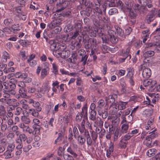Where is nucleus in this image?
Here are the masks:
<instances>
[{
    "label": "nucleus",
    "mask_w": 160,
    "mask_h": 160,
    "mask_svg": "<svg viewBox=\"0 0 160 160\" xmlns=\"http://www.w3.org/2000/svg\"><path fill=\"white\" fill-rule=\"evenodd\" d=\"M157 82L156 81L148 79L143 80V85L150 92H153L155 88Z\"/></svg>",
    "instance_id": "f257e3e1"
},
{
    "label": "nucleus",
    "mask_w": 160,
    "mask_h": 160,
    "mask_svg": "<svg viewBox=\"0 0 160 160\" xmlns=\"http://www.w3.org/2000/svg\"><path fill=\"white\" fill-rule=\"evenodd\" d=\"M63 158L65 160H73V157L68 154H63Z\"/></svg>",
    "instance_id": "49530a36"
},
{
    "label": "nucleus",
    "mask_w": 160,
    "mask_h": 160,
    "mask_svg": "<svg viewBox=\"0 0 160 160\" xmlns=\"http://www.w3.org/2000/svg\"><path fill=\"white\" fill-rule=\"evenodd\" d=\"M29 126L28 125H25L23 123H21L19 125V127L22 129L23 131H26L27 128Z\"/></svg>",
    "instance_id": "680f3d73"
},
{
    "label": "nucleus",
    "mask_w": 160,
    "mask_h": 160,
    "mask_svg": "<svg viewBox=\"0 0 160 160\" xmlns=\"http://www.w3.org/2000/svg\"><path fill=\"white\" fill-rule=\"evenodd\" d=\"M78 141L79 144L82 145L84 144L86 141V139L83 137L82 136L79 135L78 137Z\"/></svg>",
    "instance_id": "bb28decb"
},
{
    "label": "nucleus",
    "mask_w": 160,
    "mask_h": 160,
    "mask_svg": "<svg viewBox=\"0 0 160 160\" xmlns=\"http://www.w3.org/2000/svg\"><path fill=\"white\" fill-rule=\"evenodd\" d=\"M128 128V125L126 123L123 124L121 127V132L122 133H126Z\"/></svg>",
    "instance_id": "c85d7f7f"
},
{
    "label": "nucleus",
    "mask_w": 160,
    "mask_h": 160,
    "mask_svg": "<svg viewBox=\"0 0 160 160\" xmlns=\"http://www.w3.org/2000/svg\"><path fill=\"white\" fill-rule=\"evenodd\" d=\"M71 117V115L69 114H66L64 116H63L64 117V121H65V122L67 124H68V123L69 122V118H70Z\"/></svg>",
    "instance_id": "8fccbe9b"
},
{
    "label": "nucleus",
    "mask_w": 160,
    "mask_h": 160,
    "mask_svg": "<svg viewBox=\"0 0 160 160\" xmlns=\"http://www.w3.org/2000/svg\"><path fill=\"white\" fill-rule=\"evenodd\" d=\"M9 87L10 88L15 89L16 88V84L17 82V79L15 78H12L9 80Z\"/></svg>",
    "instance_id": "4468645a"
},
{
    "label": "nucleus",
    "mask_w": 160,
    "mask_h": 160,
    "mask_svg": "<svg viewBox=\"0 0 160 160\" xmlns=\"http://www.w3.org/2000/svg\"><path fill=\"white\" fill-rule=\"evenodd\" d=\"M132 137V135H130V133H128L125 135L122 139L125 141H127V140H129Z\"/></svg>",
    "instance_id": "bf43d9fd"
},
{
    "label": "nucleus",
    "mask_w": 160,
    "mask_h": 160,
    "mask_svg": "<svg viewBox=\"0 0 160 160\" xmlns=\"http://www.w3.org/2000/svg\"><path fill=\"white\" fill-rule=\"evenodd\" d=\"M96 113L95 111H91L90 115L89 117V118L92 120L94 121L96 119Z\"/></svg>",
    "instance_id": "79ce46f5"
},
{
    "label": "nucleus",
    "mask_w": 160,
    "mask_h": 160,
    "mask_svg": "<svg viewBox=\"0 0 160 160\" xmlns=\"http://www.w3.org/2000/svg\"><path fill=\"white\" fill-rule=\"evenodd\" d=\"M151 11V12L147 15L146 18V22L148 23H149L154 20L157 12L155 8H152Z\"/></svg>",
    "instance_id": "20e7f679"
},
{
    "label": "nucleus",
    "mask_w": 160,
    "mask_h": 160,
    "mask_svg": "<svg viewBox=\"0 0 160 160\" xmlns=\"http://www.w3.org/2000/svg\"><path fill=\"white\" fill-rule=\"evenodd\" d=\"M152 141V140H150L148 139H146V138L145 141V144L148 147H150L152 146L151 144Z\"/></svg>",
    "instance_id": "e2e57ef3"
},
{
    "label": "nucleus",
    "mask_w": 160,
    "mask_h": 160,
    "mask_svg": "<svg viewBox=\"0 0 160 160\" xmlns=\"http://www.w3.org/2000/svg\"><path fill=\"white\" fill-rule=\"evenodd\" d=\"M39 111H37L36 110L33 108H30L29 109L28 113L35 117H39Z\"/></svg>",
    "instance_id": "aec40b11"
},
{
    "label": "nucleus",
    "mask_w": 160,
    "mask_h": 160,
    "mask_svg": "<svg viewBox=\"0 0 160 160\" xmlns=\"http://www.w3.org/2000/svg\"><path fill=\"white\" fill-rule=\"evenodd\" d=\"M87 143L88 147L91 146L92 145V139L90 136L86 138Z\"/></svg>",
    "instance_id": "6e6d98bb"
},
{
    "label": "nucleus",
    "mask_w": 160,
    "mask_h": 160,
    "mask_svg": "<svg viewBox=\"0 0 160 160\" xmlns=\"http://www.w3.org/2000/svg\"><path fill=\"white\" fill-rule=\"evenodd\" d=\"M16 142L17 144L16 148L18 149H21L23 147L22 142L21 140L18 138L16 140Z\"/></svg>",
    "instance_id": "c9c22d12"
},
{
    "label": "nucleus",
    "mask_w": 160,
    "mask_h": 160,
    "mask_svg": "<svg viewBox=\"0 0 160 160\" xmlns=\"http://www.w3.org/2000/svg\"><path fill=\"white\" fill-rule=\"evenodd\" d=\"M130 50V47L128 48L122 52L121 55L123 57H127L128 58V60H129L131 58V55L129 54V52Z\"/></svg>",
    "instance_id": "a211bd4d"
},
{
    "label": "nucleus",
    "mask_w": 160,
    "mask_h": 160,
    "mask_svg": "<svg viewBox=\"0 0 160 160\" xmlns=\"http://www.w3.org/2000/svg\"><path fill=\"white\" fill-rule=\"evenodd\" d=\"M13 20L10 18H8L5 19L3 22L4 23L6 26H8L11 25L12 23Z\"/></svg>",
    "instance_id": "58836bf2"
},
{
    "label": "nucleus",
    "mask_w": 160,
    "mask_h": 160,
    "mask_svg": "<svg viewBox=\"0 0 160 160\" xmlns=\"http://www.w3.org/2000/svg\"><path fill=\"white\" fill-rule=\"evenodd\" d=\"M157 45H159V43H157V42L147 43L145 44V48L153 47H154V46H157Z\"/></svg>",
    "instance_id": "7c9ffc66"
},
{
    "label": "nucleus",
    "mask_w": 160,
    "mask_h": 160,
    "mask_svg": "<svg viewBox=\"0 0 160 160\" xmlns=\"http://www.w3.org/2000/svg\"><path fill=\"white\" fill-rule=\"evenodd\" d=\"M128 142L121 139L119 143V146L122 148H125L127 147Z\"/></svg>",
    "instance_id": "2f4dec72"
},
{
    "label": "nucleus",
    "mask_w": 160,
    "mask_h": 160,
    "mask_svg": "<svg viewBox=\"0 0 160 160\" xmlns=\"http://www.w3.org/2000/svg\"><path fill=\"white\" fill-rule=\"evenodd\" d=\"M119 130L117 128L115 131L114 134V136H113V140L114 141H115L117 140L118 139V136L119 135V136H121V135L122 134L121 133H119Z\"/></svg>",
    "instance_id": "c756f323"
},
{
    "label": "nucleus",
    "mask_w": 160,
    "mask_h": 160,
    "mask_svg": "<svg viewBox=\"0 0 160 160\" xmlns=\"http://www.w3.org/2000/svg\"><path fill=\"white\" fill-rule=\"evenodd\" d=\"M60 23V20L59 19H56L51 22L48 24V26L49 29H52L55 28L59 25Z\"/></svg>",
    "instance_id": "f8f14e48"
},
{
    "label": "nucleus",
    "mask_w": 160,
    "mask_h": 160,
    "mask_svg": "<svg viewBox=\"0 0 160 160\" xmlns=\"http://www.w3.org/2000/svg\"><path fill=\"white\" fill-rule=\"evenodd\" d=\"M118 10L115 8L111 9L109 11L108 13L110 15H112L116 13H118Z\"/></svg>",
    "instance_id": "3c124183"
},
{
    "label": "nucleus",
    "mask_w": 160,
    "mask_h": 160,
    "mask_svg": "<svg viewBox=\"0 0 160 160\" xmlns=\"http://www.w3.org/2000/svg\"><path fill=\"white\" fill-rule=\"evenodd\" d=\"M117 98V95L115 94L109 95L108 97H106V100L108 103L111 104V106L115 102V100Z\"/></svg>",
    "instance_id": "0eeeda50"
},
{
    "label": "nucleus",
    "mask_w": 160,
    "mask_h": 160,
    "mask_svg": "<svg viewBox=\"0 0 160 160\" xmlns=\"http://www.w3.org/2000/svg\"><path fill=\"white\" fill-rule=\"evenodd\" d=\"M91 136L93 141L95 142L98 137V134L96 132L92 131L91 133Z\"/></svg>",
    "instance_id": "c03bdc74"
},
{
    "label": "nucleus",
    "mask_w": 160,
    "mask_h": 160,
    "mask_svg": "<svg viewBox=\"0 0 160 160\" xmlns=\"http://www.w3.org/2000/svg\"><path fill=\"white\" fill-rule=\"evenodd\" d=\"M64 150V149L62 147H59L57 151L58 155L60 156H62L63 155V151Z\"/></svg>",
    "instance_id": "603ef678"
},
{
    "label": "nucleus",
    "mask_w": 160,
    "mask_h": 160,
    "mask_svg": "<svg viewBox=\"0 0 160 160\" xmlns=\"http://www.w3.org/2000/svg\"><path fill=\"white\" fill-rule=\"evenodd\" d=\"M23 113V111L22 108L18 107L16 108L15 112V114L16 115H20L21 113Z\"/></svg>",
    "instance_id": "72a5a7b5"
},
{
    "label": "nucleus",
    "mask_w": 160,
    "mask_h": 160,
    "mask_svg": "<svg viewBox=\"0 0 160 160\" xmlns=\"http://www.w3.org/2000/svg\"><path fill=\"white\" fill-rule=\"evenodd\" d=\"M122 2L120 0L118 1L117 0H110V1H105L104 5L105 4L108 5L109 7H120V6L122 4Z\"/></svg>",
    "instance_id": "423d86ee"
},
{
    "label": "nucleus",
    "mask_w": 160,
    "mask_h": 160,
    "mask_svg": "<svg viewBox=\"0 0 160 160\" xmlns=\"http://www.w3.org/2000/svg\"><path fill=\"white\" fill-rule=\"evenodd\" d=\"M52 72L55 75H57L58 74V66L55 63L52 64Z\"/></svg>",
    "instance_id": "ea45409f"
},
{
    "label": "nucleus",
    "mask_w": 160,
    "mask_h": 160,
    "mask_svg": "<svg viewBox=\"0 0 160 160\" xmlns=\"http://www.w3.org/2000/svg\"><path fill=\"white\" fill-rule=\"evenodd\" d=\"M32 128L33 129V130L32 131V133L33 134H38L40 132V125H33L32 126Z\"/></svg>",
    "instance_id": "5701e85b"
},
{
    "label": "nucleus",
    "mask_w": 160,
    "mask_h": 160,
    "mask_svg": "<svg viewBox=\"0 0 160 160\" xmlns=\"http://www.w3.org/2000/svg\"><path fill=\"white\" fill-rule=\"evenodd\" d=\"M83 12L84 14L86 15L88 17H89L92 12V10L90 8H87Z\"/></svg>",
    "instance_id": "13d9d810"
},
{
    "label": "nucleus",
    "mask_w": 160,
    "mask_h": 160,
    "mask_svg": "<svg viewBox=\"0 0 160 160\" xmlns=\"http://www.w3.org/2000/svg\"><path fill=\"white\" fill-rule=\"evenodd\" d=\"M128 16L129 17V20L131 22L132 24H134L136 22V14L133 11H130L129 12Z\"/></svg>",
    "instance_id": "ddd939ff"
},
{
    "label": "nucleus",
    "mask_w": 160,
    "mask_h": 160,
    "mask_svg": "<svg viewBox=\"0 0 160 160\" xmlns=\"http://www.w3.org/2000/svg\"><path fill=\"white\" fill-rule=\"evenodd\" d=\"M157 131V129H155L154 130H153L151 132L149 133V135H148L146 137V139H149L150 140H152V139L156 138L158 136V133L156 132Z\"/></svg>",
    "instance_id": "9b49d317"
},
{
    "label": "nucleus",
    "mask_w": 160,
    "mask_h": 160,
    "mask_svg": "<svg viewBox=\"0 0 160 160\" xmlns=\"http://www.w3.org/2000/svg\"><path fill=\"white\" fill-rule=\"evenodd\" d=\"M78 56H81L87 54L85 51L83 49H81L79 50L78 52Z\"/></svg>",
    "instance_id": "4d7b16f0"
},
{
    "label": "nucleus",
    "mask_w": 160,
    "mask_h": 160,
    "mask_svg": "<svg viewBox=\"0 0 160 160\" xmlns=\"http://www.w3.org/2000/svg\"><path fill=\"white\" fill-rule=\"evenodd\" d=\"M75 28L76 31L80 32H81L82 28L81 23L80 22L76 23L75 25Z\"/></svg>",
    "instance_id": "4c0bfd02"
},
{
    "label": "nucleus",
    "mask_w": 160,
    "mask_h": 160,
    "mask_svg": "<svg viewBox=\"0 0 160 160\" xmlns=\"http://www.w3.org/2000/svg\"><path fill=\"white\" fill-rule=\"evenodd\" d=\"M18 87L21 88L20 89H24L26 87V84L23 81H19L18 82L17 80L16 84Z\"/></svg>",
    "instance_id": "a19ab883"
},
{
    "label": "nucleus",
    "mask_w": 160,
    "mask_h": 160,
    "mask_svg": "<svg viewBox=\"0 0 160 160\" xmlns=\"http://www.w3.org/2000/svg\"><path fill=\"white\" fill-rule=\"evenodd\" d=\"M88 40L89 42H90L92 46L96 47L98 43V42H97L96 39L94 38H90Z\"/></svg>",
    "instance_id": "393cba45"
},
{
    "label": "nucleus",
    "mask_w": 160,
    "mask_h": 160,
    "mask_svg": "<svg viewBox=\"0 0 160 160\" xmlns=\"http://www.w3.org/2000/svg\"><path fill=\"white\" fill-rule=\"evenodd\" d=\"M32 106L36 108V110L37 111H41L42 110V108L40 106V104L38 102L35 101L32 104Z\"/></svg>",
    "instance_id": "cd10ccee"
},
{
    "label": "nucleus",
    "mask_w": 160,
    "mask_h": 160,
    "mask_svg": "<svg viewBox=\"0 0 160 160\" xmlns=\"http://www.w3.org/2000/svg\"><path fill=\"white\" fill-rule=\"evenodd\" d=\"M156 152V150L155 148L150 149L147 152V154L148 157H151L155 154Z\"/></svg>",
    "instance_id": "b1692460"
},
{
    "label": "nucleus",
    "mask_w": 160,
    "mask_h": 160,
    "mask_svg": "<svg viewBox=\"0 0 160 160\" xmlns=\"http://www.w3.org/2000/svg\"><path fill=\"white\" fill-rule=\"evenodd\" d=\"M21 120L23 122L26 124H28L31 122L29 118L26 116H22Z\"/></svg>",
    "instance_id": "e433bc0d"
},
{
    "label": "nucleus",
    "mask_w": 160,
    "mask_h": 160,
    "mask_svg": "<svg viewBox=\"0 0 160 160\" xmlns=\"http://www.w3.org/2000/svg\"><path fill=\"white\" fill-rule=\"evenodd\" d=\"M103 28L105 30L108 31V30L112 28V27L109 24H107L106 25L103 26Z\"/></svg>",
    "instance_id": "338daca9"
},
{
    "label": "nucleus",
    "mask_w": 160,
    "mask_h": 160,
    "mask_svg": "<svg viewBox=\"0 0 160 160\" xmlns=\"http://www.w3.org/2000/svg\"><path fill=\"white\" fill-rule=\"evenodd\" d=\"M107 32L108 34L107 35L109 38L114 35V32L113 30H112L111 29L108 30Z\"/></svg>",
    "instance_id": "774afa93"
},
{
    "label": "nucleus",
    "mask_w": 160,
    "mask_h": 160,
    "mask_svg": "<svg viewBox=\"0 0 160 160\" xmlns=\"http://www.w3.org/2000/svg\"><path fill=\"white\" fill-rule=\"evenodd\" d=\"M80 32L76 30V31L74 32L73 33H72V35L71 38L72 39H75L79 35V33Z\"/></svg>",
    "instance_id": "0e129e2a"
},
{
    "label": "nucleus",
    "mask_w": 160,
    "mask_h": 160,
    "mask_svg": "<svg viewBox=\"0 0 160 160\" xmlns=\"http://www.w3.org/2000/svg\"><path fill=\"white\" fill-rule=\"evenodd\" d=\"M122 4L120 6V7L121 10L123 11H128L129 12L131 11V7L128 5L125 6L122 2Z\"/></svg>",
    "instance_id": "4be33fe9"
},
{
    "label": "nucleus",
    "mask_w": 160,
    "mask_h": 160,
    "mask_svg": "<svg viewBox=\"0 0 160 160\" xmlns=\"http://www.w3.org/2000/svg\"><path fill=\"white\" fill-rule=\"evenodd\" d=\"M79 113L83 116V118H87L88 115V108L87 104H85L82 107L81 112Z\"/></svg>",
    "instance_id": "f3484780"
},
{
    "label": "nucleus",
    "mask_w": 160,
    "mask_h": 160,
    "mask_svg": "<svg viewBox=\"0 0 160 160\" xmlns=\"http://www.w3.org/2000/svg\"><path fill=\"white\" fill-rule=\"evenodd\" d=\"M81 39H80L78 42H76L74 43V46L77 49H79L82 46V44L81 43Z\"/></svg>",
    "instance_id": "864d4df0"
},
{
    "label": "nucleus",
    "mask_w": 160,
    "mask_h": 160,
    "mask_svg": "<svg viewBox=\"0 0 160 160\" xmlns=\"http://www.w3.org/2000/svg\"><path fill=\"white\" fill-rule=\"evenodd\" d=\"M19 139L21 140V141H22L24 142L27 139V137L24 134H20L19 136Z\"/></svg>",
    "instance_id": "052dcab7"
},
{
    "label": "nucleus",
    "mask_w": 160,
    "mask_h": 160,
    "mask_svg": "<svg viewBox=\"0 0 160 160\" xmlns=\"http://www.w3.org/2000/svg\"><path fill=\"white\" fill-rule=\"evenodd\" d=\"M88 55L86 54L81 56H78V59L80 60V62H82V65H85L86 64Z\"/></svg>",
    "instance_id": "412c9836"
},
{
    "label": "nucleus",
    "mask_w": 160,
    "mask_h": 160,
    "mask_svg": "<svg viewBox=\"0 0 160 160\" xmlns=\"http://www.w3.org/2000/svg\"><path fill=\"white\" fill-rule=\"evenodd\" d=\"M102 42L103 43H108L109 41V39L107 35L105 34L104 36L102 37Z\"/></svg>",
    "instance_id": "5fc2aeb1"
},
{
    "label": "nucleus",
    "mask_w": 160,
    "mask_h": 160,
    "mask_svg": "<svg viewBox=\"0 0 160 160\" xmlns=\"http://www.w3.org/2000/svg\"><path fill=\"white\" fill-rule=\"evenodd\" d=\"M4 90L5 91V92H8L11 94L14 95L16 93L15 89L10 88L9 87H5Z\"/></svg>",
    "instance_id": "a878e982"
},
{
    "label": "nucleus",
    "mask_w": 160,
    "mask_h": 160,
    "mask_svg": "<svg viewBox=\"0 0 160 160\" xmlns=\"http://www.w3.org/2000/svg\"><path fill=\"white\" fill-rule=\"evenodd\" d=\"M115 28L116 31L117 35L120 37L122 38L123 39V38L125 37L123 31L118 26H115Z\"/></svg>",
    "instance_id": "dca6fc26"
},
{
    "label": "nucleus",
    "mask_w": 160,
    "mask_h": 160,
    "mask_svg": "<svg viewBox=\"0 0 160 160\" xmlns=\"http://www.w3.org/2000/svg\"><path fill=\"white\" fill-rule=\"evenodd\" d=\"M59 4H57V12H59L63 10L66 8L69 5L70 2L68 1L65 0H60Z\"/></svg>",
    "instance_id": "39448f33"
},
{
    "label": "nucleus",
    "mask_w": 160,
    "mask_h": 160,
    "mask_svg": "<svg viewBox=\"0 0 160 160\" xmlns=\"http://www.w3.org/2000/svg\"><path fill=\"white\" fill-rule=\"evenodd\" d=\"M27 90L26 89H19V94L17 96L16 98L18 99L20 97L27 98L28 96L27 94Z\"/></svg>",
    "instance_id": "1a4fd4ad"
},
{
    "label": "nucleus",
    "mask_w": 160,
    "mask_h": 160,
    "mask_svg": "<svg viewBox=\"0 0 160 160\" xmlns=\"http://www.w3.org/2000/svg\"><path fill=\"white\" fill-rule=\"evenodd\" d=\"M154 54V52L153 51H147L145 52L143 54V56L145 58L144 60V63H148L149 62H148V60L147 58L153 56Z\"/></svg>",
    "instance_id": "9d476101"
},
{
    "label": "nucleus",
    "mask_w": 160,
    "mask_h": 160,
    "mask_svg": "<svg viewBox=\"0 0 160 160\" xmlns=\"http://www.w3.org/2000/svg\"><path fill=\"white\" fill-rule=\"evenodd\" d=\"M109 41L113 44H115L118 42V39L114 35L109 38Z\"/></svg>",
    "instance_id": "a18cd8bd"
},
{
    "label": "nucleus",
    "mask_w": 160,
    "mask_h": 160,
    "mask_svg": "<svg viewBox=\"0 0 160 160\" xmlns=\"http://www.w3.org/2000/svg\"><path fill=\"white\" fill-rule=\"evenodd\" d=\"M153 8V5L152 4H147L145 8V9L148 11H150L151 12V10Z\"/></svg>",
    "instance_id": "69168bd1"
},
{
    "label": "nucleus",
    "mask_w": 160,
    "mask_h": 160,
    "mask_svg": "<svg viewBox=\"0 0 160 160\" xmlns=\"http://www.w3.org/2000/svg\"><path fill=\"white\" fill-rule=\"evenodd\" d=\"M148 63H144L140 66V68L139 71L142 70V75L143 78L147 79L149 78L151 75V71L148 68H146Z\"/></svg>",
    "instance_id": "f03ea898"
},
{
    "label": "nucleus",
    "mask_w": 160,
    "mask_h": 160,
    "mask_svg": "<svg viewBox=\"0 0 160 160\" xmlns=\"http://www.w3.org/2000/svg\"><path fill=\"white\" fill-rule=\"evenodd\" d=\"M82 117H83V116L78 112L75 118L76 121L77 122H80L81 121Z\"/></svg>",
    "instance_id": "09e8293b"
},
{
    "label": "nucleus",
    "mask_w": 160,
    "mask_h": 160,
    "mask_svg": "<svg viewBox=\"0 0 160 160\" xmlns=\"http://www.w3.org/2000/svg\"><path fill=\"white\" fill-rule=\"evenodd\" d=\"M4 155L6 156L5 158L6 159H8L12 157L13 155L9 151H6L4 153Z\"/></svg>",
    "instance_id": "de8ad7c7"
},
{
    "label": "nucleus",
    "mask_w": 160,
    "mask_h": 160,
    "mask_svg": "<svg viewBox=\"0 0 160 160\" xmlns=\"http://www.w3.org/2000/svg\"><path fill=\"white\" fill-rule=\"evenodd\" d=\"M128 102L119 101L116 105V107L113 108L114 111L112 112V114H115L117 112V108L118 110H123L127 108Z\"/></svg>",
    "instance_id": "7ed1b4c3"
},
{
    "label": "nucleus",
    "mask_w": 160,
    "mask_h": 160,
    "mask_svg": "<svg viewBox=\"0 0 160 160\" xmlns=\"http://www.w3.org/2000/svg\"><path fill=\"white\" fill-rule=\"evenodd\" d=\"M20 27L18 24H14L9 28H4V30L5 31H7L8 30H9L11 32H12L14 33H16L17 31L20 30Z\"/></svg>",
    "instance_id": "6e6552de"
},
{
    "label": "nucleus",
    "mask_w": 160,
    "mask_h": 160,
    "mask_svg": "<svg viewBox=\"0 0 160 160\" xmlns=\"http://www.w3.org/2000/svg\"><path fill=\"white\" fill-rule=\"evenodd\" d=\"M48 66H47L46 68H44L42 69L41 72V78L42 79H43L47 74V69L48 68Z\"/></svg>",
    "instance_id": "473e14b6"
},
{
    "label": "nucleus",
    "mask_w": 160,
    "mask_h": 160,
    "mask_svg": "<svg viewBox=\"0 0 160 160\" xmlns=\"http://www.w3.org/2000/svg\"><path fill=\"white\" fill-rule=\"evenodd\" d=\"M57 54H58L59 57L60 56L62 58H66L68 57L70 53L69 51L63 50L61 52L57 53Z\"/></svg>",
    "instance_id": "2eb2a0df"
},
{
    "label": "nucleus",
    "mask_w": 160,
    "mask_h": 160,
    "mask_svg": "<svg viewBox=\"0 0 160 160\" xmlns=\"http://www.w3.org/2000/svg\"><path fill=\"white\" fill-rule=\"evenodd\" d=\"M67 152L72 156L74 158H77L78 156V154L71 147H69L67 149Z\"/></svg>",
    "instance_id": "6ab92c4d"
},
{
    "label": "nucleus",
    "mask_w": 160,
    "mask_h": 160,
    "mask_svg": "<svg viewBox=\"0 0 160 160\" xmlns=\"http://www.w3.org/2000/svg\"><path fill=\"white\" fill-rule=\"evenodd\" d=\"M6 113L5 107L2 105H0V116L5 115Z\"/></svg>",
    "instance_id": "37998d69"
},
{
    "label": "nucleus",
    "mask_w": 160,
    "mask_h": 160,
    "mask_svg": "<svg viewBox=\"0 0 160 160\" xmlns=\"http://www.w3.org/2000/svg\"><path fill=\"white\" fill-rule=\"evenodd\" d=\"M63 137V135L61 133H59L58 134V137L55 140V144H57L60 142L62 140V138Z\"/></svg>",
    "instance_id": "f704fd0d"
}]
</instances>
